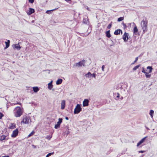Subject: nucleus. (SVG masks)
Listing matches in <instances>:
<instances>
[{
  "label": "nucleus",
  "mask_w": 157,
  "mask_h": 157,
  "mask_svg": "<svg viewBox=\"0 0 157 157\" xmlns=\"http://www.w3.org/2000/svg\"><path fill=\"white\" fill-rule=\"evenodd\" d=\"M15 128V124L14 123L11 124L9 127V128L13 129Z\"/></svg>",
  "instance_id": "dca6fc26"
},
{
  "label": "nucleus",
  "mask_w": 157,
  "mask_h": 157,
  "mask_svg": "<svg viewBox=\"0 0 157 157\" xmlns=\"http://www.w3.org/2000/svg\"><path fill=\"white\" fill-rule=\"evenodd\" d=\"M34 11L35 10L34 9L31 8H30L29 11L28 13V14L30 15L32 13H33L34 12Z\"/></svg>",
  "instance_id": "f3484780"
},
{
  "label": "nucleus",
  "mask_w": 157,
  "mask_h": 157,
  "mask_svg": "<svg viewBox=\"0 0 157 157\" xmlns=\"http://www.w3.org/2000/svg\"><path fill=\"white\" fill-rule=\"evenodd\" d=\"M83 22L84 23H85L86 24H88L89 23L88 19V17L84 18L83 19Z\"/></svg>",
  "instance_id": "4468645a"
},
{
  "label": "nucleus",
  "mask_w": 157,
  "mask_h": 157,
  "mask_svg": "<svg viewBox=\"0 0 157 157\" xmlns=\"http://www.w3.org/2000/svg\"><path fill=\"white\" fill-rule=\"evenodd\" d=\"M147 21L143 20L141 22V25L143 30V32L145 33L147 31Z\"/></svg>",
  "instance_id": "f257e3e1"
},
{
  "label": "nucleus",
  "mask_w": 157,
  "mask_h": 157,
  "mask_svg": "<svg viewBox=\"0 0 157 157\" xmlns=\"http://www.w3.org/2000/svg\"><path fill=\"white\" fill-rule=\"evenodd\" d=\"M3 116V114L1 113H0V119H1L2 117Z\"/></svg>",
  "instance_id": "4c0bfd02"
},
{
  "label": "nucleus",
  "mask_w": 157,
  "mask_h": 157,
  "mask_svg": "<svg viewBox=\"0 0 157 157\" xmlns=\"http://www.w3.org/2000/svg\"><path fill=\"white\" fill-rule=\"evenodd\" d=\"M86 9L87 10H90V9H89V8L87 7Z\"/></svg>",
  "instance_id": "a18cd8bd"
},
{
  "label": "nucleus",
  "mask_w": 157,
  "mask_h": 157,
  "mask_svg": "<svg viewBox=\"0 0 157 157\" xmlns=\"http://www.w3.org/2000/svg\"><path fill=\"white\" fill-rule=\"evenodd\" d=\"M65 119H66V120H68V119H68V117H65Z\"/></svg>",
  "instance_id": "37998d69"
},
{
  "label": "nucleus",
  "mask_w": 157,
  "mask_h": 157,
  "mask_svg": "<svg viewBox=\"0 0 157 157\" xmlns=\"http://www.w3.org/2000/svg\"><path fill=\"white\" fill-rule=\"evenodd\" d=\"M154 113V111L153 110H150V113H149V114L151 116V117L152 118H153V114Z\"/></svg>",
  "instance_id": "b1692460"
},
{
  "label": "nucleus",
  "mask_w": 157,
  "mask_h": 157,
  "mask_svg": "<svg viewBox=\"0 0 157 157\" xmlns=\"http://www.w3.org/2000/svg\"><path fill=\"white\" fill-rule=\"evenodd\" d=\"M142 71L143 73H144L145 74H146L147 72L145 71L144 68H143V70Z\"/></svg>",
  "instance_id": "e433bc0d"
},
{
  "label": "nucleus",
  "mask_w": 157,
  "mask_h": 157,
  "mask_svg": "<svg viewBox=\"0 0 157 157\" xmlns=\"http://www.w3.org/2000/svg\"><path fill=\"white\" fill-rule=\"evenodd\" d=\"M62 81L63 80L62 79H58V80L56 81V84L57 85L60 84L62 83Z\"/></svg>",
  "instance_id": "a211bd4d"
},
{
  "label": "nucleus",
  "mask_w": 157,
  "mask_h": 157,
  "mask_svg": "<svg viewBox=\"0 0 157 157\" xmlns=\"http://www.w3.org/2000/svg\"><path fill=\"white\" fill-rule=\"evenodd\" d=\"M13 46L18 50H19L21 48V47L19 45V44H14L13 45Z\"/></svg>",
  "instance_id": "f8f14e48"
},
{
  "label": "nucleus",
  "mask_w": 157,
  "mask_h": 157,
  "mask_svg": "<svg viewBox=\"0 0 157 157\" xmlns=\"http://www.w3.org/2000/svg\"><path fill=\"white\" fill-rule=\"evenodd\" d=\"M15 109L16 110V111L15 113V117H20L22 114V112L21 108L17 106L15 108Z\"/></svg>",
  "instance_id": "f03ea898"
},
{
  "label": "nucleus",
  "mask_w": 157,
  "mask_h": 157,
  "mask_svg": "<svg viewBox=\"0 0 157 157\" xmlns=\"http://www.w3.org/2000/svg\"><path fill=\"white\" fill-rule=\"evenodd\" d=\"M147 69L149 70V73H150L151 72L152 70V69L151 67H150V66H148L147 67Z\"/></svg>",
  "instance_id": "a878e982"
},
{
  "label": "nucleus",
  "mask_w": 157,
  "mask_h": 157,
  "mask_svg": "<svg viewBox=\"0 0 157 157\" xmlns=\"http://www.w3.org/2000/svg\"><path fill=\"white\" fill-rule=\"evenodd\" d=\"M106 36L110 38L111 37V35L110 33V31L109 30L106 32Z\"/></svg>",
  "instance_id": "412c9836"
},
{
  "label": "nucleus",
  "mask_w": 157,
  "mask_h": 157,
  "mask_svg": "<svg viewBox=\"0 0 157 157\" xmlns=\"http://www.w3.org/2000/svg\"><path fill=\"white\" fill-rule=\"evenodd\" d=\"M57 9V8H56L54 9H53V10H48L46 11V13L48 14H50L51 13V11L56 10Z\"/></svg>",
  "instance_id": "393cba45"
},
{
  "label": "nucleus",
  "mask_w": 157,
  "mask_h": 157,
  "mask_svg": "<svg viewBox=\"0 0 157 157\" xmlns=\"http://www.w3.org/2000/svg\"><path fill=\"white\" fill-rule=\"evenodd\" d=\"M16 104H19V105H21V103H16Z\"/></svg>",
  "instance_id": "de8ad7c7"
},
{
  "label": "nucleus",
  "mask_w": 157,
  "mask_h": 157,
  "mask_svg": "<svg viewBox=\"0 0 157 157\" xmlns=\"http://www.w3.org/2000/svg\"><path fill=\"white\" fill-rule=\"evenodd\" d=\"M86 61L85 60H83L82 61H80L78 63H76L75 65H74V66L78 67H81L82 66H84V65Z\"/></svg>",
  "instance_id": "39448f33"
},
{
  "label": "nucleus",
  "mask_w": 157,
  "mask_h": 157,
  "mask_svg": "<svg viewBox=\"0 0 157 157\" xmlns=\"http://www.w3.org/2000/svg\"><path fill=\"white\" fill-rule=\"evenodd\" d=\"M82 110V109L80 105L78 104H77L75 109L74 113L75 114H78Z\"/></svg>",
  "instance_id": "20e7f679"
},
{
  "label": "nucleus",
  "mask_w": 157,
  "mask_h": 157,
  "mask_svg": "<svg viewBox=\"0 0 157 157\" xmlns=\"http://www.w3.org/2000/svg\"><path fill=\"white\" fill-rule=\"evenodd\" d=\"M123 25L124 26H126L125 24L123 23Z\"/></svg>",
  "instance_id": "09e8293b"
},
{
  "label": "nucleus",
  "mask_w": 157,
  "mask_h": 157,
  "mask_svg": "<svg viewBox=\"0 0 157 157\" xmlns=\"http://www.w3.org/2000/svg\"><path fill=\"white\" fill-rule=\"evenodd\" d=\"M92 75L91 76V77H94V78H95V76H96V75L95 74H92Z\"/></svg>",
  "instance_id": "ea45409f"
},
{
  "label": "nucleus",
  "mask_w": 157,
  "mask_h": 157,
  "mask_svg": "<svg viewBox=\"0 0 157 157\" xmlns=\"http://www.w3.org/2000/svg\"><path fill=\"white\" fill-rule=\"evenodd\" d=\"M51 138H52V136H47L46 137V138L48 139L49 140H50Z\"/></svg>",
  "instance_id": "72a5a7b5"
},
{
  "label": "nucleus",
  "mask_w": 157,
  "mask_h": 157,
  "mask_svg": "<svg viewBox=\"0 0 157 157\" xmlns=\"http://www.w3.org/2000/svg\"><path fill=\"white\" fill-rule=\"evenodd\" d=\"M140 65H137L135 67L133 68V71H135L140 66Z\"/></svg>",
  "instance_id": "bb28decb"
},
{
  "label": "nucleus",
  "mask_w": 157,
  "mask_h": 157,
  "mask_svg": "<svg viewBox=\"0 0 157 157\" xmlns=\"http://www.w3.org/2000/svg\"><path fill=\"white\" fill-rule=\"evenodd\" d=\"M31 120L30 117L26 116H24L22 121H21V123H23L25 124H29Z\"/></svg>",
  "instance_id": "7ed1b4c3"
},
{
  "label": "nucleus",
  "mask_w": 157,
  "mask_h": 157,
  "mask_svg": "<svg viewBox=\"0 0 157 157\" xmlns=\"http://www.w3.org/2000/svg\"><path fill=\"white\" fill-rule=\"evenodd\" d=\"M145 127L147 129V130L149 129V128L148 127H147V126H145Z\"/></svg>",
  "instance_id": "49530a36"
},
{
  "label": "nucleus",
  "mask_w": 157,
  "mask_h": 157,
  "mask_svg": "<svg viewBox=\"0 0 157 157\" xmlns=\"http://www.w3.org/2000/svg\"><path fill=\"white\" fill-rule=\"evenodd\" d=\"M1 138H2V140H3L5 139L6 137L4 136H2L1 137Z\"/></svg>",
  "instance_id": "58836bf2"
},
{
  "label": "nucleus",
  "mask_w": 157,
  "mask_h": 157,
  "mask_svg": "<svg viewBox=\"0 0 157 157\" xmlns=\"http://www.w3.org/2000/svg\"><path fill=\"white\" fill-rule=\"evenodd\" d=\"M33 90L35 92H36L39 91V89L37 87H33Z\"/></svg>",
  "instance_id": "aec40b11"
},
{
  "label": "nucleus",
  "mask_w": 157,
  "mask_h": 157,
  "mask_svg": "<svg viewBox=\"0 0 157 157\" xmlns=\"http://www.w3.org/2000/svg\"><path fill=\"white\" fill-rule=\"evenodd\" d=\"M54 153V152L51 153H49L47 155L46 157H49V156H50L52 155Z\"/></svg>",
  "instance_id": "cd10ccee"
},
{
  "label": "nucleus",
  "mask_w": 157,
  "mask_h": 157,
  "mask_svg": "<svg viewBox=\"0 0 157 157\" xmlns=\"http://www.w3.org/2000/svg\"><path fill=\"white\" fill-rule=\"evenodd\" d=\"M33 147L34 148H36V146L34 145H32Z\"/></svg>",
  "instance_id": "79ce46f5"
},
{
  "label": "nucleus",
  "mask_w": 157,
  "mask_h": 157,
  "mask_svg": "<svg viewBox=\"0 0 157 157\" xmlns=\"http://www.w3.org/2000/svg\"><path fill=\"white\" fill-rule=\"evenodd\" d=\"M147 78H150L151 76V75L148 74V73L147 72L146 74H145Z\"/></svg>",
  "instance_id": "7c9ffc66"
},
{
  "label": "nucleus",
  "mask_w": 157,
  "mask_h": 157,
  "mask_svg": "<svg viewBox=\"0 0 157 157\" xmlns=\"http://www.w3.org/2000/svg\"><path fill=\"white\" fill-rule=\"evenodd\" d=\"M10 41L9 40H7V42H5L6 46L5 48H7L9 47L10 45Z\"/></svg>",
  "instance_id": "6ab92c4d"
},
{
  "label": "nucleus",
  "mask_w": 157,
  "mask_h": 157,
  "mask_svg": "<svg viewBox=\"0 0 157 157\" xmlns=\"http://www.w3.org/2000/svg\"><path fill=\"white\" fill-rule=\"evenodd\" d=\"M62 122V118H59V121L57 122V124L55 126V128L56 129H57L59 128L60 124Z\"/></svg>",
  "instance_id": "423d86ee"
},
{
  "label": "nucleus",
  "mask_w": 157,
  "mask_h": 157,
  "mask_svg": "<svg viewBox=\"0 0 157 157\" xmlns=\"http://www.w3.org/2000/svg\"><path fill=\"white\" fill-rule=\"evenodd\" d=\"M124 19V18L123 17H120L119 18H118V20H117V21H122Z\"/></svg>",
  "instance_id": "c85d7f7f"
},
{
  "label": "nucleus",
  "mask_w": 157,
  "mask_h": 157,
  "mask_svg": "<svg viewBox=\"0 0 157 157\" xmlns=\"http://www.w3.org/2000/svg\"><path fill=\"white\" fill-rule=\"evenodd\" d=\"M123 38L125 42H126L128 40V34L126 32L124 33Z\"/></svg>",
  "instance_id": "6e6552de"
},
{
  "label": "nucleus",
  "mask_w": 157,
  "mask_h": 157,
  "mask_svg": "<svg viewBox=\"0 0 157 157\" xmlns=\"http://www.w3.org/2000/svg\"><path fill=\"white\" fill-rule=\"evenodd\" d=\"M66 104V101L65 100H63L61 103V109H63L65 108Z\"/></svg>",
  "instance_id": "9d476101"
},
{
  "label": "nucleus",
  "mask_w": 157,
  "mask_h": 157,
  "mask_svg": "<svg viewBox=\"0 0 157 157\" xmlns=\"http://www.w3.org/2000/svg\"><path fill=\"white\" fill-rule=\"evenodd\" d=\"M144 152H145V151H139V153H143Z\"/></svg>",
  "instance_id": "a19ab883"
},
{
  "label": "nucleus",
  "mask_w": 157,
  "mask_h": 157,
  "mask_svg": "<svg viewBox=\"0 0 157 157\" xmlns=\"http://www.w3.org/2000/svg\"><path fill=\"white\" fill-rule=\"evenodd\" d=\"M52 87V81L48 84V88L49 90H51Z\"/></svg>",
  "instance_id": "ddd939ff"
},
{
  "label": "nucleus",
  "mask_w": 157,
  "mask_h": 157,
  "mask_svg": "<svg viewBox=\"0 0 157 157\" xmlns=\"http://www.w3.org/2000/svg\"><path fill=\"white\" fill-rule=\"evenodd\" d=\"M18 129L17 128L13 131L12 134L11 135L12 137H16L17 136V135H18Z\"/></svg>",
  "instance_id": "0eeeda50"
},
{
  "label": "nucleus",
  "mask_w": 157,
  "mask_h": 157,
  "mask_svg": "<svg viewBox=\"0 0 157 157\" xmlns=\"http://www.w3.org/2000/svg\"><path fill=\"white\" fill-rule=\"evenodd\" d=\"M112 22H111L108 25V26H107V28L108 29H110L111 28L112 25Z\"/></svg>",
  "instance_id": "c756f323"
},
{
  "label": "nucleus",
  "mask_w": 157,
  "mask_h": 157,
  "mask_svg": "<svg viewBox=\"0 0 157 157\" xmlns=\"http://www.w3.org/2000/svg\"><path fill=\"white\" fill-rule=\"evenodd\" d=\"M35 0H29V1L31 3H33Z\"/></svg>",
  "instance_id": "c9c22d12"
},
{
  "label": "nucleus",
  "mask_w": 157,
  "mask_h": 157,
  "mask_svg": "<svg viewBox=\"0 0 157 157\" xmlns=\"http://www.w3.org/2000/svg\"><path fill=\"white\" fill-rule=\"evenodd\" d=\"M138 30L137 27L136 26H135L133 29L134 33L135 34H136V33L138 32Z\"/></svg>",
  "instance_id": "4be33fe9"
},
{
  "label": "nucleus",
  "mask_w": 157,
  "mask_h": 157,
  "mask_svg": "<svg viewBox=\"0 0 157 157\" xmlns=\"http://www.w3.org/2000/svg\"><path fill=\"white\" fill-rule=\"evenodd\" d=\"M117 98H119V94L118 93H117Z\"/></svg>",
  "instance_id": "c03bdc74"
},
{
  "label": "nucleus",
  "mask_w": 157,
  "mask_h": 157,
  "mask_svg": "<svg viewBox=\"0 0 157 157\" xmlns=\"http://www.w3.org/2000/svg\"><path fill=\"white\" fill-rule=\"evenodd\" d=\"M121 32V33H122L121 30L119 29L118 30H116L114 33V34L115 35H117L120 34Z\"/></svg>",
  "instance_id": "2eb2a0df"
},
{
  "label": "nucleus",
  "mask_w": 157,
  "mask_h": 157,
  "mask_svg": "<svg viewBox=\"0 0 157 157\" xmlns=\"http://www.w3.org/2000/svg\"><path fill=\"white\" fill-rule=\"evenodd\" d=\"M138 59V57H137L136 58V59H135V60L134 61V62L133 63H132V64H134L136 62H137V61Z\"/></svg>",
  "instance_id": "473e14b6"
},
{
  "label": "nucleus",
  "mask_w": 157,
  "mask_h": 157,
  "mask_svg": "<svg viewBox=\"0 0 157 157\" xmlns=\"http://www.w3.org/2000/svg\"><path fill=\"white\" fill-rule=\"evenodd\" d=\"M105 65H103L102 67V71H104Z\"/></svg>",
  "instance_id": "f704fd0d"
},
{
  "label": "nucleus",
  "mask_w": 157,
  "mask_h": 157,
  "mask_svg": "<svg viewBox=\"0 0 157 157\" xmlns=\"http://www.w3.org/2000/svg\"><path fill=\"white\" fill-rule=\"evenodd\" d=\"M34 132L33 131L28 136V137H30V136H31L33 135V134H34Z\"/></svg>",
  "instance_id": "2f4dec72"
},
{
  "label": "nucleus",
  "mask_w": 157,
  "mask_h": 157,
  "mask_svg": "<svg viewBox=\"0 0 157 157\" xmlns=\"http://www.w3.org/2000/svg\"><path fill=\"white\" fill-rule=\"evenodd\" d=\"M89 101L88 99H85L83 102V106L84 107L87 106L88 105Z\"/></svg>",
  "instance_id": "1a4fd4ad"
},
{
  "label": "nucleus",
  "mask_w": 157,
  "mask_h": 157,
  "mask_svg": "<svg viewBox=\"0 0 157 157\" xmlns=\"http://www.w3.org/2000/svg\"><path fill=\"white\" fill-rule=\"evenodd\" d=\"M147 137V136L144 137L137 144V146L138 147L140 145L143 143L145 140L146 138Z\"/></svg>",
  "instance_id": "9b49d317"
},
{
  "label": "nucleus",
  "mask_w": 157,
  "mask_h": 157,
  "mask_svg": "<svg viewBox=\"0 0 157 157\" xmlns=\"http://www.w3.org/2000/svg\"><path fill=\"white\" fill-rule=\"evenodd\" d=\"M92 75V74L90 72H88L87 74L85 75V76L86 77H91Z\"/></svg>",
  "instance_id": "5701e85b"
}]
</instances>
